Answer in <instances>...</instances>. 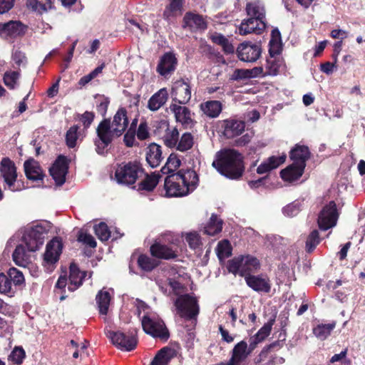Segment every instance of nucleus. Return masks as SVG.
<instances>
[{
    "label": "nucleus",
    "mask_w": 365,
    "mask_h": 365,
    "mask_svg": "<svg viewBox=\"0 0 365 365\" xmlns=\"http://www.w3.org/2000/svg\"><path fill=\"white\" fill-rule=\"evenodd\" d=\"M68 168L67 160L63 156L58 157L50 168V174L57 185H62L65 182Z\"/></svg>",
    "instance_id": "17"
},
{
    "label": "nucleus",
    "mask_w": 365,
    "mask_h": 365,
    "mask_svg": "<svg viewBox=\"0 0 365 365\" xmlns=\"http://www.w3.org/2000/svg\"><path fill=\"white\" fill-rule=\"evenodd\" d=\"M219 331L221 335V339L223 341L231 344L234 341L236 334L230 333L227 329H225L223 326L219 325Z\"/></svg>",
    "instance_id": "56"
},
{
    "label": "nucleus",
    "mask_w": 365,
    "mask_h": 365,
    "mask_svg": "<svg viewBox=\"0 0 365 365\" xmlns=\"http://www.w3.org/2000/svg\"><path fill=\"white\" fill-rule=\"evenodd\" d=\"M19 76L20 73L19 71H6L4 76V82L8 88L14 89L17 84Z\"/></svg>",
    "instance_id": "50"
},
{
    "label": "nucleus",
    "mask_w": 365,
    "mask_h": 365,
    "mask_svg": "<svg viewBox=\"0 0 365 365\" xmlns=\"http://www.w3.org/2000/svg\"><path fill=\"white\" fill-rule=\"evenodd\" d=\"M232 249L228 240L220 242L217 247V257L220 260L225 259L231 255Z\"/></svg>",
    "instance_id": "49"
},
{
    "label": "nucleus",
    "mask_w": 365,
    "mask_h": 365,
    "mask_svg": "<svg viewBox=\"0 0 365 365\" xmlns=\"http://www.w3.org/2000/svg\"><path fill=\"white\" fill-rule=\"evenodd\" d=\"M177 58L172 53H165L160 58L157 67V71L163 76L173 72L176 68Z\"/></svg>",
    "instance_id": "23"
},
{
    "label": "nucleus",
    "mask_w": 365,
    "mask_h": 365,
    "mask_svg": "<svg viewBox=\"0 0 365 365\" xmlns=\"http://www.w3.org/2000/svg\"><path fill=\"white\" fill-rule=\"evenodd\" d=\"M337 212L334 202H330L324 206L318 217V225L321 230H327L334 227L337 221Z\"/></svg>",
    "instance_id": "13"
},
{
    "label": "nucleus",
    "mask_w": 365,
    "mask_h": 365,
    "mask_svg": "<svg viewBox=\"0 0 365 365\" xmlns=\"http://www.w3.org/2000/svg\"><path fill=\"white\" fill-rule=\"evenodd\" d=\"M185 241L192 250H200L202 242L197 232H189L185 235Z\"/></svg>",
    "instance_id": "51"
},
{
    "label": "nucleus",
    "mask_w": 365,
    "mask_h": 365,
    "mask_svg": "<svg viewBox=\"0 0 365 365\" xmlns=\"http://www.w3.org/2000/svg\"><path fill=\"white\" fill-rule=\"evenodd\" d=\"M286 160V155L283 154L280 156H271L267 158L266 160L268 163L269 165L271 167L272 170L278 168L280 165L284 163Z\"/></svg>",
    "instance_id": "57"
},
{
    "label": "nucleus",
    "mask_w": 365,
    "mask_h": 365,
    "mask_svg": "<svg viewBox=\"0 0 365 365\" xmlns=\"http://www.w3.org/2000/svg\"><path fill=\"white\" fill-rule=\"evenodd\" d=\"M22 272L15 267L10 268L7 274L0 272V292L12 296L16 292V287L24 283Z\"/></svg>",
    "instance_id": "7"
},
{
    "label": "nucleus",
    "mask_w": 365,
    "mask_h": 365,
    "mask_svg": "<svg viewBox=\"0 0 365 365\" xmlns=\"http://www.w3.org/2000/svg\"><path fill=\"white\" fill-rule=\"evenodd\" d=\"M136 135L138 138L141 140H145L148 137L149 133L145 123H141L139 125Z\"/></svg>",
    "instance_id": "62"
},
{
    "label": "nucleus",
    "mask_w": 365,
    "mask_h": 365,
    "mask_svg": "<svg viewBox=\"0 0 365 365\" xmlns=\"http://www.w3.org/2000/svg\"><path fill=\"white\" fill-rule=\"evenodd\" d=\"M142 327L145 333L153 337L167 339L169 332L163 321L155 314H147L142 319Z\"/></svg>",
    "instance_id": "8"
},
{
    "label": "nucleus",
    "mask_w": 365,
    "mask_h": 365,
    "mask_svg": "<svg viewBox=\"0 0 365 365\" xmlns=\"http://www.w3.org/2000/svg\"><path fill=\"white\" fill-rule=\"evenodd\" d=\"M94 118V114L91 112H85L81 118V120L83 123L86 128H88Z\"/></svg>",
    "instance_id": "63"
},
{
    "label": "nucleus",
    "mask_w": 365,
    "mask_h": 365,
    "mask_svg": "<svg viewBox=\"0 0 365 365\" xmlns=\"http://www.w3.org/2000/svg\"><path fill=\"white\" fill-rule=\"evenodd\" d=\"M319 242V236L317 230H313L310 235H309L307 242L306 247L307 250L309 252H311L314 250L316 246Z\"/></svg>",
    "instance_id": "54"
},
{
    "label": "nucleus",
    "mask_w": 365,
    "mask_h": 365,
    "mask_svg": "<svg viewBox=\"0 0 365 365\" xmlns=\"http://www.w3.org/2000/svg\"><path fill=\"white\" fill-rule=\"evenodd\" d=\"M181 164V160L175 153H172L168 157L165 165L162 168L161 171L163 173H168L177 170Z\"/></svg>",
    "instance_id": "45"
},
{
    "label": "nucleus",
    "mask_w": 365,
    "mask_h": 365,
    "mask_svg": "<svg viewBox=\"0 0 365 365\" xmlns=\"http://www.w3.org/2000/svg\"><path fill=\"white\" fill-rule=\"evenodd\" d=\"M86 273L80 272L79 269L75 264L70 265V274L68 279L66 276H60L56 284V288L58 290H61L68 286V289L70 292L76 290L81 284Z\"/></svg>",
    "instance_id": "11"
},
{
    "label": "nucleus",
    "mask_w": 365,
    "mask_h": 365,
    "mask_svg": "<svg viewBox=\"0 0 365 365\" xmlns=\"http://www.w3.org/2000/svg\"><path fill=\"white\" fill-rule=\"evenodd\" d=\"M198 176L192 170H180L167 176L164 187L168 197H182L195 190Z\"/></svg>",
    "instance_id": "2"
},
{
    "label": "nucleus",
    "mask_w": 365,
    "mask_h": 365,
    "mask_svg": "<svg viewBox=\"0 0 365 365\" xmlns=\"http://www.w3.org/2000/svg\"><path fill=\"white\" fill-rule=\"evenodd\" d=\"M78 240L79 242H81L91 247L94 248L96 247V242L94 237L90 234L81 232L78 235Z\"/></svg>",
    "instance_id": "59"
},
{
    "label": "nucleus",
    "mask_w": 365,
    "mask_h": 365,
    "mask_svg": "<svg viewBox=\"0 0 365 365\" xmlns=\"http://www.w3.org/2000/svg\"><path fill=\"white\" fill-rule=\"evenodd\" d=\"M128 125L127 111L123 108L118 110L112 122L108 119L101 121L96 129L97 138L95 140L96 152L99 154L103 153L113 138L122 135Z\"/></svg>",
    "instance_id": "1"
},
{
    "label": "nucleus",
    "mask_w": 365,
    "mask_h": 365,
    "mask_svg": "<svg viewBox=\"0 0 365 365\" xmlns=\"http://www.w3.org/2000/svg\"><path fill=\"white\" fill-rule=\"evenodd\" d=\"M304 168L303 163L299 165V164L293 163L280 172L281 178L287 182L295 181L302 175Z\"/></svg>",
    "instance_id": "25"
},
{
    "label": "nucleus",
    "mask_w": 365,
    "mask_h": 365,
    "mask_svg": "<svg viewBox=\"0 0 365 365\" xmlns=\"http://www.w3.org/2000/svg\"><path fill=\"white\" fill-rule=\"evenodd\" d=\"M110 299V294L108 291L101 290L96 295V304L101 314H107Z\"/></svg>",
    "instance_id": "42"
},
{
    "label": "nucleus",
    "mask_w": 365,
    "mask_h": 365,
    "mask_svg": "<svg viewBox=\"0 0 365 365\" xmlns=\"http://www.w3.org/2000/svg\"><path fill=\"white\" fill-rule=\"evenodd\" d=\"M246 12L247 16L259 20H265V9L262 2L259 0H255L248 2L246 5Z\"/></svg>",
    "instance_id": "32"
},
{
    "label": "nucleus",
    "mask_w": 365,
    "mask_h": 365,
    "mask_svg": "<svg viewBox=\"0 0 365 365\" xmlns=\"http://www.w3.org/2000/svg\"><path fill=\"white\" fill-rule=\"evenodd\" d=\"M309 157V150L308 147L304 145H296L290 152V158L293 160V163L299 164L303 163L304 167L306 166V160Z\"/></svg>",
    "instance_id": "35"
},
{
    "label": "nucleus",
    "mask_w": 365,
    "mask_h": 365,
    "mask_svg": "<svg viewBox=\"0 0 365 365\" xmlns=\"http://www.w3.org/2000/svg\"><path fill=\"white\" fill-rule=\"evenodd\" d=\"M26 5L32 11L41 14L52 9L53 0H27Z\"/></svg>",
    "instance_id": "40"
},
{
    "label": "nucleus",
    "mask_w": 365,
    "mask_h": 365,
    "mask_svg": "<svg viewBox=\"0 0 365 365\" xmlns=\"http://www.w3.org/2000/svg\"><path fill=\"white\" fill-rule=\"evenodd\" d=\"M25 357L24 350L21 347H16L11 354L12 361L16 364H21Z\"/></svg>",
    "instance_id": "60"
},
{
    "label": "nucleus",
    "mask_w": 365,
    "mask_h": 365,
    "mask_svg": "<svg viewBox=\"0 0 365 365\" xmlns=\"http://www.w3.org/2000/svg\"><path fill=\"white\" fill-rule=\"evenodd\" d=\"M274 322V319H270L267 323L264 324V326L255 335L256 339H259V340L262 341L266 337H267L270 334Z\"/></svg>",
    "instance_id": "55"
},
{
    "label": "nucleus",
    "mask_w": 365,
    "mask_h": 365,
    "mask_svg": "<svg viewBox=\"0 0 365 365\" xmlns=\"http://www.w3.org/2000/svg\"><path fill=\"white\" fill-rule=\"evenodd\" d=\"M266 27L264 21L250 17L244 19L238 26V33L240 35H247L252 33L261 34Z\"/></svg>",
    "instance_id": "18"
},
{
    "label": "nucleus",
    "mask_w": 365,
    "mask_h": 365,
    "mask_svg": "<svg viewBox=\"0 0 365 365\" xmlns=\"http://www.w3.org/2000/svg\"><path fill=\"white\" fill-rule=\"evenodd\" d=\"M212 165L221 175L230 179H238L244 171L242 157L233 149L217 152Z\"/></svg>",
    "instance_id": "3"
},
{
    "label": "nucleus",
    "mask_w": 365,
    "mask_h": 365,
    "mask_svg": "<svg viewBox=\"0 0 365 365\" xmlns=\"http://www.w3.org/2000/svg\"><path fill=\"white\" fill-rule=\"evenodd\" d=\"M163 160L161 147L152 143L146 148V161L151 168L158 167Z\"/></svg>",
    "instance_id": "26"
},
{
    "label": "nucleus",
    "mask_w": 365,
    "mask_h": 365,
    "mask_svg": "<svg viewBox=\"0 0 365 365\" xmlns=\"http://www.w3.org/2000/svg\"><path fill=\"white\" fill-rule=\"evenodd\" d=\"M269 53L270 57H277L282 51L281 42L277 40H270Z\"/></svg>",
    "instance_id": "58"
},
{
    "label": "nucleus",
    "mask_w": 365,
    "mask_h": 365,
    "mask_svg": "<svg viewBox=\"0 0 365 365\" xmlns=\"http://www.w3.org/2000/svg\"><path fill=\"white\" fill-rule=\"evenodd\" d=\"M170 108L178 122L182 125H189L192 122L191 113L187 107L173 103Z\"/></svg>",
    "instance_id": "31"
},
{
    "label": "nucleus",
    "mask_w": 365,
    "mask_h": 365,
    "mask_svg": "<svg viewBox=\"0 0 365 365\" xmlns=\"http://www.w3.org/2000/svg\"><path fill=\"white\" fill-rule=\"evenodd\" d=\"M247 285L257 292L268 293L271 290V283L265 275H248L245 279Z\"/></svg>",
    "instance_id": "19"
},
{
    "label": "nucleus",
    "mask_w": 365,
    "mask_h": 365,
    "mask_svg": "<svg viewBox=\"0 0 365 365\" xmlns=\"http://www.w3.org/2000/svg\"><path fill=\"white\" fill-rule=\"evenodd\" d=\"M260 267L259 260L250 255L242 256L232 259L229 262L228 269L234 274H239L245 278L252 275V272L257 271Z\"/></svg>",
    "instance_id": "5"
},
{
    "label": "nucleus",
    "mask_w": 365,
    "mask_h": 365,
    "mask_svg": "<svg viewBox=\"0 0 365 365\" xmlns=\"http://www.w3.org/2000/svg\"><path fill=\"white\" fill-rule=\"evenodd\" d=\"M168 98V93L166 88H161L153 94L148 102V108L152 111L159 110L165 104Z\"/></svg>",
    "instance_id": "29"
},
{
    "label": "nucleus",
    "mask_w": 365,
    "mask_h": 365,
    "mask_svg": "<svg viewBox=\"0 0 365 365\" xmlns=\"http://www.w3.org/2000/svg\"><path fill=\"white\" fill-rule=\"evenodd\" d=\"M160 128L164 129V133L161 135L164 144L168 148H174L180 137L178 128L170 126L167 122H163Z\"/></svg>",
    "instance_id": "22"
},
{
    "label": "nucleus",
    "mask_w": 365,
    "mask_h": 365,
    "mask_svg": "<svg viewBox=\"0 0 365 365\" xmlns=\"http://www.w3.org/2000/svg\"><path fill=\"white\" fill-rule=\"evenodd\" d=\"M222 228V222L217 215H212L209 222L205 227L204 232L208 235H215L221 232Z\"/></svg>",
    "instance_id": "44"
},
{
    "label": "nucleus",
    "mask_w": 365,
    "mask_h": 365,
    "mask_svg": "<svg viewBox=\"0 0 365 365\" xmlns=\"http://www.w3.org/2000/svg\"><path fill=\"white\" fill-rule=\"evenodd\" d=\"M105 67V64L104 63H102L101 66H98L97 68H96L93 71H91L90 73H88V75H86L84 76H83L80 80H79V85L83 86L85 85H86L87 83H88L91 81H92L93 78H95L99 73H101L103 69V68Z\"/></svg>",
    "instance_id": "53"
},
{
    "label": "nucleus",
    "mask_w": 365,
    "mask_h": 365,
    "mask_svg": "<svg viewBox=\"0 0 365 365\" xmlns=\"http://www.w3.org/2000/svg\"><path fill=\"white\" fill-rule=\"evenodd\" d=\"M150 252L153 256L158 258L168 259L176 257L175 252L171 248L159 243L153 245Z\"/></svg>",
    "instance_id": "37"
},
{
    "label": "nucleus",
    "mask_w": 365,
    "mask_h": 365,
    "mask_svg": "<svg viewBox=\"0 0 365 365\" xmlns=\"http://www.w3.org/2000/svg\"><path fill=\"white\" fill-rule=\"evenodd\" d=\"M26 247L23 244L18 245L12 255L14 262L17 265L24 267H26L31 262L30 252H32Z\"/></svg>",
    "instance_id": "28"
},
{
    "label": "nucleus",
    "mask_w": 365,
    "mask_h": 365,
    "mask_svg": "<svg viewBox=\"0 0 365 365\" xmlns=\"http://www.w3.org/2000/svg\"><path fill=\"white\" fill-rule=\"evenodd\" d=\"M171 97L180 104L187 103L191 98L190 83L184 80L176 81L172 87Z\"/></svg>",
    "instance_id": "16"
},
{
    "label": "nucleus",
    "mask_w": 365,
    "mask_h": 365,
    "mask_svg": "<svg viewBox=\"0 0 365 365\" xmlns=\"http://www.w3.org/2000/svg\"><path fill=\"white\" fill-rule=\"evenodd\" d=\"M245 78H250V73H249V69H237L234 72V73L232 75V79H234V80H240V79H245Z\"/></svg>",
    "instance_id": "64"
},
{
    "label": "nucleus",
    "mask_w": 365,
    "mask_h": 365,
    "mask_svg": "<svg viewBox=\"0 0 365 365\" xmlns=\"http://www.w3.org/2000/svg\"><path fill=\"white\" fill-rule=\"evenodd\" d=\"M250 354L247 343L241 341L234 346L230 361L234 365H245L246 359Z\"/></svg>",
    "instance_id": "21"
},
{
    "label": "nucleus",
    "mask_w": 365,
    "mask_h": 365,
    "mask_svg": "<svg viewBox=\"0 0 365 365\" xmlns=\"http://www.w3.org/2000/svg\"><path fill=\"white\" fill-rule=\"evenodd\" d=\"M78 125H73L66 132V141L69 148H74L76 145L77 140L81 136V133L78 131Z\"/></svg>",
    "instance_id": "47"
},
{
    "label": "nucleus",
    "mask_w": 365,
    "mask_h": 365,
    "mask_svg": "<svg viewBox=\"0 0 365 365\" xmlns=\"http://www.w3.org/2000/svg\"><path fill=\"white\" fill-rule=\"evenodd\" d=\"M237 54L240 60L245 62L253 63L260 57L262 48L259 44L244 42L238 46Z\"/></svg>",
    "instance_id": "15"
},
{
    "label": "nucleus",
    "mask_w": 365,
    "mask_h": 365,
    "mask_svg": "<svg viewBox=\"0 0 365 365\" xmlns=\"http://www.w3.org/2000/svg\"><path fill=\"white\" fill-rule=\"evenodd\" d=\"M178 314L182 318L191 319L199 313V307L195 297L190 294L180 295L175 302Z\"/></svg>",
    "instance_id": "9"
},
{
    "label": "nucleus",
    "mask_w": 365,
    "mask_h": 365,
    "mask_svg": "<svg viewBox=\"0 0 365 365\" xmlns=\"http://www.w3.org/2000/svg\"><path fill=\"white\" fill-rule=\"evenodd\" d=\"M47 232V227L41 223L27 227L24 231L20 244L26 247L29 251H38L44 243Z\"/></svg>",
    "instance_id": "4"
},
{
    "label": "nucleus",
    "mask_w": 365,
    "mask_h": 365,
    "mask_svg": "<svg viewBox=\"0 0 365 365\" xmlns=\"http://www.w3.org/2000/svg\"><path fill=\"white\" fill-rule=\"evenodd\" d=\"M24 33V25L19 21H9L0 24V36L2 38H14Z\"/></svg>",
    "instance_id": "24"
},
{
    "label": "nucleus",
    "mask_w": 365,
    "mask_h": 365,
    "mask_svg": "<svg viewBox=\"0 0 365 365\" xmlns=\"http://www.w3.org/2000/svg\"><path fill=\"white\" fill-rule=\"evenodd\" d=\"M24 170L27 178L31 180H42L44 177L40 165L34 160H29L24 163Z\"/></svg>",
    "instance_id": "27"
},
{
    "label": "nucleus",
    "mask_w": 365,
    "mask_h": 365,
    "mask_svg": "<svg viewBox=\"0 0 365 365\" xmlns=\"http://www.w3.org/2000/svg\"><path fill=\"white\" fill-rule=\"evenodd\" d=\"M336 324V323L334 321L329 324H319L313 328V334L318 339L325 340L330 336Z\"/></svg>",
    "instance_id": "39"
},
{
    "label": "nucleus",
    "mask_w": 365,
    "mask_h": 365,
    "mask_svg": "<svg viewBox=\"0 0 365 365\" xmlns=\"http://www.w3.org/2000/svg\"><path fill=\"white\" fill-rule=\"evenodd\" d=\"M221 127L223 129V135L227 138H232L244 131L245 124L242 120L230 118L224 120Z\"/></svg>",
    "instance_id": "20"
},
{
    "label": "nucleus",
    "mask_w": 365,
    "mask_h": 365,
    "mask_svg": "<svg viewBox=\"0 0 365 365\" xmlns=\"http://www.w3.org/2000/svg\"><path fill=\"white\" fill-rule=\"evenodd\" d=\"M106 336L111 342L118 349L125 351H131L137 345V339L134 335H125L122 332L106 331Z\"/></svg>",
    "instance_id": "14"
},
{
    "label": "nucleus",
    "mask_w": 365,
    "mask_h": 365,
    "mask_svg": "<svg viewBox=\"0 0 365 365\" xmlns=\"http://www.w3.org/2000/svg\"><path fill=\"white\" fill-rule=\"evenodd\" d=\"M175 355V349L168 346L164 347L158 352L150 365H167Z\"/></svg>",
    "instance_id": "33"
},
{
    "label": "nucleus",
    "mask_w": 365,
    "mask_h": 365,
    "mask_svg": "<svg viewBox=\"0 0 365 365\" xmlns=\"http://www.w3.org/2000/svg\"><path fill=\"white\" fill-rule=\"evenodd\" d=\"M94 231L98 239L101 241H106L110 237H113V240H117L121 237V235L118 230L115 232H112L108 230L107 225L104 222H101L98 225L94 226Z\"/></svg>",
    "instance_id": "38"
},
{
    "label": "nucleus",
    "mask_w": 365,
    "mask_h": 365,
    "mask_svg": "<svg viewBox=\"0 0 365 365\" xmlns=\"http://www.w3.org/2000/svg\"><path fill=\"white\" fill-rule=\"evenodd\" d=\"M62 248L63 244L58 237H54L46 245L43 266L48 272L54 269L61 254Z\"/></svg>",
    "instance_id": "10"
},
{
    "label": "nucleus",
    "mask_w": 365,
    "mask_h": 365,
    "mask_svg": "<svg viewBox=\"0 0 365 365\" xmlns=\"http://www.w3.org/2000/svg\"><path fill=\"white\" fill-rule=\"evenodd\" d=\"M304 200H295L285 206L282 211L284 215L292 217L296 216L302 210Z\"/></svg>",
    "instance_id": "46"
},
{
    "label": "nucleus",
    "mask_w": 365,
    "mask_h": 365,
    "mask_svg": "<svg viewBox=\"0 0 365 365\" xmlns=\"http://www.w3.org/2000/svg\"><path fill=\"white\" fill-rule=\"evenodd\" d=\"M136 120H134L132 122L130 128L128 130V131L125 133L124 135L123 141L126 146L128 147H132L134 145L135 135V128L136 126Z\"/></svg>",
    "instance_id": "52"
},
{
    "label": "nucleus",
    "mask_w": 365,
    "mask_h": 365,
    "mask_svg": "<svg viewBox=\"0 0 365 365\" xmlns=\"http://www.w3.org/2000/svg\"><path fill=\"white\" fill-rule=\"evenodd\" d=\"M0 173L9 190L12 192L20 190L15 185L17 179L16 165L9 158H2L0 164Z\"/></svg>",
    "instance_id": "12"
},
{
    "label": "nucleus",
    "mask_w": 365,
    "mask_h": 365,
    "mask_svg": "<svg viewBox=\"0 0 365 365\" xmlns=\"http://www.w3.org/2000/svg\"><path fill=\"white\" fill-rule=\"evenodd\" d=\"M284 66V59L280 57H270L267 59L265 65V74L267 76H277L282 68Z\"/></svg>",
    "instance_id": "36"
},
{
    "label": "nucleus",
    "mask_w": 365,
    "mask_h": 365,
    "mask_svg": "<svg viewBox=\"0 0 365 365\" xmlns=\"http://www.w3.org/2000/svg\"><path fill=\"white\" fill-rule=\"evenodd\" d=\"M222 103L218 101H208L200 104V110L210 118H217L222 111Z\"/></svg>",
    "instance_id": "34"
},
{
    "label": "nucleus",
    "mask_w": 365,
    "mask_h": 365,
    "mask_svg": "<svg viewBox=\"0 0 365 365\" xmlns=\"http://www.w3.org/2000/svg\"><path fill=\"white\" fill-rule=\"evenodd\" d=\"M143 170L138 163H128L119 165L115 173V178L118 183L130 185L135 182L136 180L142 177Z\"/></svg>",
    "instance_id": "6"
},
{
    "label": "nucleus",
    "mask_w": 365,
    "mask_h": 365,
    "mask_svg": "<svg viewBox=\"0 0 365 365\" xmlns=\"http://www.w3.org/2000/svg\"><path fill=\"white\" fill-rule=\"evenodd\" d=\"M160 175L159 173H153L147 175L138 185V190L152 191L158 185Z\"/></svg>",
    "instance_id": "43"
},
{
    "label": "nucleus",
    "mask_w": 365,
    "mask_h": 365,
    "mask_svg": "<svg viewBox=\"0 0 365 365\" xmlns=\"http://www.w3.org/2000/svg\"><path fill=\"white\" fill-rule=\"evenodd\" d=\"M12 59L18 66H24L26 62L25 54L20 51H15L12 54Z\"/></svg>",
    "instance_id": "61"
},
{
    "label": "nucleus",
    "mask_w": 365,
    "mask_h": 365,
    "mask_svg": "<svg viewBox=\"0 0 365 365\" xmlns=\"http://www.w3.org/2000/svg\"><path fill=\"white\" fill-rule=\"evenodd\" d=\"M138 264L142 269L150 271L158 265V262L156 259L142 255L138 257Z\"/></svg>",
    "instance_id": "48"
},
{
    "label": "nucleus",
    "mask_w": 365,
    "mask_h": 365,
    "mask_svg": "<svg viewBox=\"0 0 365 365\" xmlns=\"http://www.w3.org/2000/svg\"><path fill=\"white\" fill-rule=\"evenodd\" d=\"M183 21L184 27H189L192 30L205 29L207 27L206 22L202 16L192 12L185 14Z\"/></svg>",
    "instance_id": "30"
},
{
    "label": "nucleus",
    "mask_w": 365,
    "mask_h": 365,
    "mask_svg": "<svg viewBox=\"0 0 365 365\" xmlns=\"http://www.w3.org/2000/svg\"><path fill=\"white\" fill-rule=\"evenodd\" d=\"M195 143L194 136L189 132H185L179 137L177 145L174 148L180 152H187L190 150Z\"/></svg>",
    "instance_id": "41"
}]
</instances>
